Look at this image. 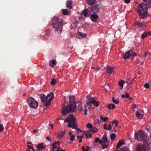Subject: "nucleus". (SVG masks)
<instances>
[{"instance_id": "nucleus-1", "label": "nucleus", "mask_w": 151, "mask_h": 151, "mask_svg": "<svg viewBox=\"0 0 151 151\" xmlns=\"http://www.w3.org/2000/svg\"><path fill=\"white\" fill-rule=\"evenodd\" d=\"M75 98L74 96H69V106L64 107L62 110V113L63 115L68 114L70 112L76 111L77 110V105L75 102Z\"/></svg>"}, {"instance_id": "nucleus-2", "label": "nucleus", "mask_w": 151, "mask_h": 151, "mask_svg": "<svg viewBox=\"0 0 151 151\" xmlns=\"http://www.w3.org/2000/svg\"><path fill=\"white\" fill-rule=\"evenodd\" d=\"M53 19L52 25L55 29V32L57 33H61L62 31L63 24L62 20L56 16L53 18Z\"/></svg>"}, {"instance_id": "nucleus-3", "label": "nucleus", "mask_w": 151, "mask_h": 151, "mask_svg": "<svg viewBox=\"0 0 151 151\" xmlns=\"http://www.w3.org/2000/svg\"><path fill=\"white\" fill-rule=\"evenodd\" d=\"M137 12L142 18H145L147 13L148 6L146 4L142 3L138 5Z\"/></svg>"}, {"instance_id": "nucleus-4", "label": "nucleus", "mask_w": 151, "mask_h": 151, "mask_svg": "<svg viewBox=\"0 0 151 151\" xmlns=\"http://www.w3.org/2000/svg\"><path fill=\"white\" fill-rule=\"evenodd\" d=\"M64 122H68V126L72 129H76L77 127L76 119L72 115H69L64 120Z\"/></svg>"}, {"instance_id": "nucleus-5", "label": "nucleus", "mask_w": 151, "mask_h": 151, "mask_svg": "<svg viewBox=\"0 0 151 151\" xmlns=\"http://www.w3.org/2000/svg\"><path fill=\"white\" fill-rule=\"evenodd\" d=\"M87 100L84 105V114L86 115L87 114V111L88 110H91L93 109V105L91 104V103H93L94 102L93 100V98L89 96H86Z\"/></svg>"}, {"instance_id": "nucleus-6", "label": "nucleus", "mask_w": 151, "mask_h": 151, "mask_svg": "<svg viewBox=\"0 0 151 151\" xmlns=\"http://www.w3.org/2000/svg\"><path fill=\"white\" fill-rule=\"evenodd\" d=\"M135 137L138 141L145 140L147 136L143 132L139 131L138 133L135 134Z\"/></svg>"}, {"instance_id": "nucleus-7", "label": "nucleus", "mask_w": 151, "mask_h": 151, "mask_svg": "<svg viewBox=\"0 0 151 151\" xmlns=\"http://www.w3.org/2000/svg\"><path fill=\"white\" fill-rule=\"evenodd\" d=\"M29 106L31 108L36 109L38 106V103L34 98L30 97L29 98Z\"/></svg>"}, {"instance_id": "nucleus-8", "label": "nucleus", "mask_w": 151, "mask_h": 151, "mask_svg": "<svg viewBox=\"0 0 151 151\" xmlns=\"http://www.w3.org/2000/svg\"><path fill=\"white\" fill-rule=\"evenodd\" d=\"M40 98L41 101L44 103L46 106H49L51 103L49 102L48 99L47 98V96H45L44 94H41L40 95Z\"/></svg>"}, {"instance_id": "nucleus-9", "label": "nucleus", "mask_w": 151, "mask_h": 151, "mask_svg": "<svg viewBox=\"0 0 151 151\" xmlns=\"http://www.w3.org/2000/svg\"><path fill=\"white\" fill-rule=\"evenodd\" d=\"M130 51H128L125 53V55L123 56V59L126 60L130 56L131 58V60L133 59L134 57L136 55V53L133 52H132V54H131Z\"/></svg>"}, {"instance_id": "nucleus-10", "label": "nucleus", "mask_w": 151, "mask_h": 151, "mask_svg": "<svg viewBox=\"0 0 151 151\" xmlns=\"http://www.w3.org/2000/svg\"><path fill=\"white\" fill-rule=\"evenodd\" d=\"M100 8V5L97 4L95 5L92 6L91 8V10L92 13H96L98 12Z\"/></svg>"}, {"instance_id": "nucleus-11", "label": "nucleus", "mask_w": 151, "mask_h": 151, "mask_svg": "<svg viewBox=\"0 0 151 151\" xmlns=\"http://www.w3.org/2000/svg\"><path fill=\"white\" fill-rule=\"evenodd\" d=\"M98 18V15L94 13L92 14L91 15V20L93 22L96 21Z\"/></svg>"}, {"instance_id": "nucleus-12", "label": "nucleus", "mask_w": 151, "mask_h": 151, "mask_svg": "<svg viewBox=\"0 0 151 151\" xmlns=\"http://www.w3.org/2000/svg\"><path fill=\"white\" fill-rule=\"evenodd\" d=\"M100 119L97 120V122L98 123H100L103 122H105L108 119V117H106L104 118L102 116H100Z\"/></svg>"}, {"instance_id": "nucleus-13", "label": "nucleus", "mask_w": 151, "mask_h": 151, "mask_svg": "<svg viewBox=\"0 0 151 151\" xmlns=\"http://www.w3.org/2000/svg\"><path fill=\"white\" fill-rule=\"evenodd\" d=\"M89 130L84 131L83 133V134L85 135L86 138H91V134Z\"/></svg>"}, {"instance_id": "nucleus-14", "label": "nucleus", "mask_w": 151, "mask_h": 151, "mask_svg": "<svg viewBox=\"0 0 151 151\" xmlns=\"http://www.w3.org/2000/svg\"><path fill=\"white\" fill-rule=\"evenodd\" d=\"M99 143L101 144V146L102 149H104L108 146V143L103 142L102 141L100 140L99 141Z\"/></svg>"}, {"instance_id": "nucleus-15", "label": "nucleus", "mask_w": 151, "mask_h": 151, "mask_svg": "<svg viewBox=\"0 0 151 151\" xmlns=\"http://www.w3.org/2000/svg\"><path fill=\"white\" fill-rule=\"evenodd\" d=\"M87 4L89 6H92L95 4L96 0H86Z\"/></svg>"}, {"instance_id": "nucleus-16", "label": "nucleus", "mask_w": 151, "mask_h": 151, "mask_svg": "<svg viewBox=\"0 0 151 151\" xmlns=\"http://www.w3.org/2000/svg\"><path fill=\"white\" fill-rule=\"evenodd\" d=\"M47 97L48 99L49 102H50V101L52 100L54 98L53 93V92H51L50 93H49L47 96Z\"/></svg>"}, {"instance_id": "nucleus-17", "label": "nucleus", "mask_w": 151, "mask_h": 151, "mask_svg": "<svg viewBox=\"0 0 151 151\" xmlns=\"http://www.w3.org/2000/svg\"><path fill=\"white\" fill-rule=\"evenodd\" d=\"M72 1L71 0H68L66 4V7L69 9H71L72 8V6L71 5Z\"/></svg>"}, {"instance_id": "nucleus-18", "label": "nucleus", "mask_w": 151, "mask_h": 151, "mask_svg": "<svg viewBox=\"0 0 151 151\" xmlns=\"http://www.w3.org/2000/svg\"><path fill=\"white\" fill-rule=\"evenodd\" d=\"M36 147L38 149L40 150H42L45 148V146L43 145V144L41 143L39 144Z\"/></svg>"}, {"instance_id": "nucleus-19", "label": "nucleus", "mask_w": 151, "mask_h": 151, "mask_svg": "<svg viewBox=\"0 0 151 151\" xmlns=\"http://www.w3.org/2000/svg\"><path fill=\"white\" fill-rule=\"evenodd\" d=\"M62 14L64 15H69L70 14V11H68L66 9H62L61 10Z\"/></svg>"}, {"instance_id": "nucleus-20", "label": "nucleus", "mask_w": 151, "mask_h": 151, "mask_svg": "<svg viewBox=\"0 0 151 151\" xmlns=\"http://www.w3.org/2000/svg\"><path fill=\"white\" fill-rule=\"evenodd\" d=\"M65 130H64L63 132L62 131H60L58 133L57 135V137L60 138L63 137L65 134Z\"/></svg>"}, {"instance_id": "nucleus-21", "label": "nucleus", "mask_w": 151, "mask_h": 151, "mask_svg": "<svg viewBox=\"0 0 151 151\" xmlns=\"http://www.w3.org/2000/svg\"><path fill=\"white\" fill-rule=\"evenodd\" d=\"M77 104L78 105V107L79 110L80 111H81L83 110V107L82 106V103L81 101H78L76 103V104Z\"/></svg>"}, {"instance_id": "nucleus-22", "label": "nucleus", "mask_w": 151, "mask_h": 151, "mask_svg": "<svg viewBox=\"0 0 151 151\" xmlns=\"http://www.w3.org/2000/svg\"><path fill=\"white\" fill-rule=\"evenodd\" d=\"M114 69V68L113 67L111 66H109L107 68L106 72L108 73L109 74H111L113 71Z\"/></svg>"}, {"instance_id": "nucleus-23", "label": "nucleus", "mask_w": 151, "mask_h": 151, "mask_svg": "<svg viewBox=\"0 0 151 151\" xmlns=\"http://www.w3.org/2000/svg\"><path fill=\"white\" fill-rule=\"evenodd\" d=\"M124 144V142L123 140H119L116 146V148H119L122 145Z\"/></svg>"}, {"instance_id": "nucleus-24", "label": "nucleus", "mask_w": 151, "mask_h": 151, "mask_svg": "<svg viewBox=\"0 0 151 151\" xmlns=\"http://www.w3.org/2000/svg\"><path fill=\"white\" fill-rule=\"evenodd\" d=\"M56 64L55 60H53L49 62V65L52 67H53Z\"/></svg>"}, {"instance_id": "nucleus-25", "label": "nucleus", "mask_w": 151, "mask_h": 151, "mask_svg": "<svg viewBox=\"0 0 151 151\" xmlns=\"http://www.w3.org/2000/svg\"><path fill=\"white\" fill-rule=\"evenodd\" d=\"M145 149L144 147L141 145H138L137 147V151H145Z\"/></svg>"}, {"instance_id": "nucleus-26", "label": "nucleus", "mask_w": 151, "mask_h": 151, "mask_svg": "<svg viewBox=\"0 0 151 151\" xmlns=\"http://www.w3.org/2000/svg\"><path fill=\"white\" fill-rule=\"evenodd\" d=\"M143 1L146 3V5L148 6L149 8L151 7V0H143Z\"/></svg>"}, {"instance_id": "nucleus-27", "label": "nucleus", "mask_w": 151, "mask_h": 151, "mask_svg": "<svg viewBox=\"0 0 151 151\" xmlns=\"http://www.w3.org/2000/svg\"><path fill=\"white\" fill-rule=\"evenodd\" d=\"M60 142L58 141H55L54 142V143L52 144V147L53 149L55 148L57 146L59 145Z\"/></svg>"}, {"instance_id": "nucleus-28", "label": "nucleus", "mask_w": 151, "mask_h": 151, "mask_svg": "<svg viewBox=\"0 0 151 151\" xmlns=\"http://www.w3.org/2000/svg\"><path fill=\"white\" fill-rule=\"evenodd\" d=\"M69 134L70 137V140L72 141L74 139H75L74 134H72L71 132H69Z\"/></svg>"}, {"instance_id": "nucleus-29", "label": "nucleus", "mask_w": 151, "mask_h": 151, "mask_svg": "<svg viewBox=\"0 0 151 151\" xmlns=\"http://www.w3.org/2000/svg\"><path fill=\"white\" fill-rule=\"evenodd\" d=\"M125 82L122 80H120L118 83L119 86L120 87V88L122 89L123 88V85L125 83Z\"/></svg>"}, {"instance_id": "nucleus-30", "label": "nucleus", "mask_w": 151, "mask_h": 151, "mask_svg": "<svg viewBox=\"0 0 151 151\" xmlns=\"http://www.w3.org/2000/svg\"><path fill=\"white\" fill-rule=\"evenodd\" d=\"M135 115L139 119H141L143 116V114L139 113L137 111L136 112Z\"/></svg>"}, {"instance_id": "nucleus-31", "label": "nucleus", "mask_w": 151, "mask_h": 151, "mask_svg": "<svg viewBox=\"0 0 151 151\" xmlns=\"http://www.w3.org/2000/svg\"><path fill=\"white\" fill-rule=\"evenodd\" d=\"M135 25L138 27H141L142 25V23L139 21H137L135 23Z\"/></svg>"}, {"instance_id": "nucleus-32", "label": "nucleus", "mask_w": 151, "mask_h": 151, "mask_svg": "<svg viewBox=\"0 0 151 151\" xmlns=\"http://www.w3.org/2000/svg\"><path fill=\"white\" fill-rule=\"evenodd\" d=\"M115 106L112 104H109L108 105L107 108L109 109H112L115 108Z\"/></svg>"}, {"instance_id": "nucleus-33", "label": "nucleus", "mask_w": 151, "mask_h": 151, "mask_svg": "<svg viewBox=\"0 0 151 151\" xmlns=\"http://www.w3.org/2000/svg\"><path fill=\"white\" fill-rule=\"evenodd\" d=\"M93 100H94V102L93 103H91V104L93 105V107L94 106H96V107H98L99 106V102H96L94 100L93 98Z\"/></svg>"}, {"instance_id": "nucleus-34", "label": "nucleus", "mask_w": 151, "mask_h": 151, "mask_svg": "<svg viewBox=\"0 0 151 151\" xmlns=\"http://www.w3.org/2000/svg\"><path fill=\"white\" fill-rule=\"evenodd\" d=\"M90 132H91L93 133H94L98 131V129L96 127H93L92 129L89 130Z\"/></svg>"}, {"instance_id": "nucleus-35", "label": "nucleus", "mask_w": 151, "mask_h": 151, "mask_svg": "<svg viewBox=\"0 0 151 151\" xmlns=\"http://www.w3.org/2000/svg\"><path fill=\"white\" fill-rule=\"evenodd\" d=\"M88 10L87 9H84L83 12V14L85 17H86L88 14Z\"/></svg>"}, {"instance_id": "nucleus-36", "label": "nucleus", "mask_w": 151, "mask_h": 151, "mask_svg": "<svg viewBox=\"0 0 151 151\" xmlns=\"http://www.w3.org/2000/svg\"><path fill=\"white\" fill-rule=\"evenodd\" d=\"M112 101L114 103L116 104H118L119 103V101L115 99L114 97L112 98Z\"/></svg>"}, {"instance_id": "nucleus-37", "label": "nucleus", "mask_w": 151, "mask_h": 151, "mask_svg": "<svg viewBox=\"0 0 151 151\" xmlns=\"http://www.w3.org/2000/svg\"><path fill=\"white\" fill-rule=\"evenodd\" d=\"M103 142H105L108 143V142L107 140V137L105 136L104 135L102 138Z\"/></svg>"}, {"instance_id": "nucleus-38", "label": "nucleus", "mask_w": 151, "mask_h": 151, "mask_svg": "<svg viewBox=\"0 0 151 151\" xmlns=\"http://www.w3.org/2000/svg\"><path fill=\"white\" fill-rule=\"evenodd\" d=\"M112 124H114L116 127L118 126V121L116 120H114L112 122H111Z\"/></svg>"}, {"instance_id": "nucleus-39", "label": "nucleus", "mask_w": 151, "mask_h": 151, "mask_svg": "<svg viewBox=\"0 0 151 151\" xmlns=\"http://www.w3.org/2000/svg\"><path fill=\"white\" fill-rule=\"evenodd\" d=\"M129 96V94L127 92L126 93L125 95H122L121 96V97L122 98H128Z\"/></svg>"}, {"instance_id": "nucleus-40", "label": "nucleus", "mask_w": 151, "mask_h": 151, "mask_svg": "<svg viewBox=\"0 0 151 151\" xmlns=\"http://www.w3.org/2000/svg\"><path fill=\"white\" fill-rule=\"evenodd\" d=\"M83 135H84L83 134V135L81 136H77V137L78 139H79L80 138V140H79V142H82V139L83 137Z\"/></svg>"}, {"instance_id": "nucleus-41", "label": "nucleus", "mask_w": 151, "mask_h": 151, "mask_svg": "<svg viewBox=\"0 0 151 151\" xmlns=\"http://www.w3.org/2000/svg\"><path fill=\"white\" fill-rule=\"evenodd\" d=\"M79 35L80 36L81 38H85L86 36V34H83L81 33L79 34Z\"/></svg>"}, {"instance_id": "nucleus-42", "label": "nucleus", "mask_w": 151, "mask_h": 151, "mask_svg": "<svg viewBox=\"0 0 151 151\" xmlns=\"http://www.w3.org/2000/svg\"><path fill=\"white\" fill-rule=\"evenodd\" d=\"M147 35V34L146 33H143L141 36V37L142 38H144L146 37Z\"/></svg>"}, {"instance_id": "nucleus-43", "label": "nucleus", "mask_w": 151, "mask_h": 151, "mask_svg": "<svg viewBox=\"0 0 151 151\" xmlns=\"http://www.w3.org/2000/svg\"><path fill=\"white\" fill-rule=\"evenodd\" d=\"M119 151H128V150L127 148L125 147H122Z\"/></svg>"}, {"instance_id": "nucleus-44", "label": "nucleus", "mask_w": 151, "mask_h": 151, "mask_svg": "<svg viewBox=\"0 0 151 151\" xmlns=\"http://www.w3.org/2000/svg\"><path fill=\"white\" fill-rule=\"evenodd\" d=\"M115 137V135L114 133L111 134L110 136V138L112 140H113L114 139Z\"/></svg>"}, {"instance_id": "nucleus-45", "label": "nucleus", "mask_w": 151, "mask_h": 151, "mask_svg": "<svg viewBox=\"0 0 151 151\" xmlns=\"http://www.w3.org/2000/svg\"><path fill=\"white\" fill-rule=\"evenodd\" d=\"M56 83V81L55 79H52L50 83L52 85H53L55 84V83Z\"/></svg>"}, {"instance_id": "nucleus-46", "label": "nucleus", "mask_w": 151, "mask_h": 151, "mask_svg": "<svg viewBox=\"0 0 151 151\" xmlns=\"http://www.w3.org/2000/svg\"><path fill=\"white\" fill-rule=\"evenodd\" d=\"M86 126L88 128H91L92 127V125L91 124L88 123L87 124Z\"/></svg>"}, {"instance_id": "nucleus-47", "label": "nucleus", "mask_w": 151, "mask_h": 151, "mask_svg": "<svg viewBox=\"0 0 151 151\" xmlns=\"http://www.w3.org/2000/svg\"><path fill=\"white\" fill-rule=\"evenodd\" d=\"M137 106L136 104H134L133 105V108L132 109V111L133 113L136 111V109L137 108Z\"/></svg>"}, {"instance_id": "nucleus-48", "label": "nucleus", "mask_w": 151, "mask_h": 151, "mask_svg": "<svg viewBox=\"0 0 151 151\" xmlns=\"http://www.w3.org/2000/svg\"><path fill=\"white\" fill-rule=\"evenodd\" d=\"M4 127L2 124H0V132H1L4 129Z\"/></svg>"}, {"instance_id": "nucleus-49", "label": "nucleus", "mask_w": 151, "mask_h": 151, "mask_svg": "<svg viewBox=\"0 0 151 151\" xmlns=\"http://www.w3.org/2000/svg\"><path fill=\"white\" fill-rule=\"evenodd\" d=\"M91 69H94V70H93V71L95 72L98 71L99 70V68H96L95 69L93 67L91 68Z\"/></svg>"}, {"instance_id": "nucleus-50", "label": "nucleus", "mask_w": 151, "mask_h": 151, "mask_svg": "<svg viewBox=\"0 0 151 151\" xmlns=\"http://www.w3.org/2000/svg\"><path fill=\"white\" fill-rule=\"evenodd\" d=\"M76 27V24L75 23H74L72 24L71 29H74Z\"/></svg>"}, {"instance_id": "nucleus-51", "label": "nucleus", "mask_w": 151, "mask_h": 151, "mask_svg": "<svg viewBox=\"0 0 151 151\" xmlns=\"http://www.w3.org/2000/svg\"><path fill=\"white\" fill-rule=\"evenodd\" d=\"M76 128L75 129H76V132L78 134H79L81 133L82 132V131L79 129H77Z\"/></svg>"}, {"instance_id": "nucleus-52", "label": "nucleus", "mask_w": 151, "mask_h": 151, "mask_svg": "<svg viewBox=\"0 0 151 151\" xmlns=\"http://www.w3.org/2000/svg\"><path fill=\"white\" fill-rule=\"evenodd\" d=\"M151 55L150 53L148 51H147L146 52H145L144 55V56L145 57L147 56V55Z\"/></svg>"}, {"instance_id": "nucleus-53", "label": "nucleus", "mask_w": 151, "mask_h": 151, "mask_svg": "<svg viewBox=\"0 0 151 151\" xmlns=\"http://www.w3.org/2000/svg\"><path fill=\"white\" fill-rule=\"evenodd\" d=\"M144 87L146 88H149V86L148 83H145L144 84Z\"/></svg>"}, {"instance_id": "nucleus-54", "label": "nucleus", "mask_w": 151, "mask_h": 151, "mask_svg": "<svg viewBox=\"0 0 151 151\" xmlns=\"http://www.w3.org/2000/svg\"><path fill=\"white\" fill-rule=\"evenodd\" d=\"M104 128L105 129H106L107 130H109V128H107L106 124H104Z\"/></svg>"}, {"instance_id": "nucleus-55", "label": "nucleus", "mask_w": 151, "mask_h": 151, "mask_svg": "<svg viewBox=\"0 0 151 151\" xmlns=\"http://www.w3.org/2000/svg\"><path fill=\"white\" fill-rule=\"evenodd\" d=\"M130 0H124V2L126 4H128L130 2Z\"/></svg>"}, {"instance_id": "nucleus-56", "label": "nucleus", "mask_w": 151, "mask_h": 151, "mask_svg": "<svg viewBox=\"0 0 151 151\" xmlns=\"http://www.w3.org/2000/svg\"><path fill=\"white\" fill-rule=\"evenodd\" d=\"M99 141V138H98V137L96 138H95V142H97Z\"/></svg>"}, {"instance_id": "nucleus-57", "label": "nucleus", "mask_w": 151, "mask_h": 151, "mask_svg": "<svg viewBox=\"0 0 151 151\" xmlns=\"http://www.w3.org/2000/svg\"><path fill=\"white\" fill-rule=\"evenodd\" d=\"M82 149L84 151H88L86 149H85V147L84 146H83L82 147Z\"/></svg>"}, {"instance_id": "nucleus-58", "label": "nucleus", "mask_w": 151, "mask_h": 151, "mask_svg": "<svg viewBox=\"0 0 151 151\" xmlns=\"http://www.w3.org/2000/svg\"><path fill=\"white\" fill-rule=\"evenodd\" d=\"M109 128H108L109 130H111V125L110 124H109Z\"/></svg>"}, {"instance_id": "nucleus-59", "label": "nucleus", "mask_w": 151, "mask_h": 151, "mask_svg": "<svg viewBox=\"0 0 151 151\" xmlns=\"http://www.w3.org/2000/svg\"><path fill=\"white\" fill-rule=\"evenodd\" d=\"M27 147L28 149L27 150V151H29L28 150V142H27Z\"/></svg>"}, {"instance_id": "nucleus-60", "label": "nucleus", "mask_w": 151, "mask_h": 151, "mask_svg": "<svg viewBox=\"0 0 151 151\" xmlns=\"http://www.w3.org/2000/svg\"><path fill=\"white\" fill-rule=\"evenodd\" d=\"M59 150H60L61 151H66L65 150H62V149H61V148H59V149H58V151H59Z\"/></svg>"}, {"instance_id": "nucleus-61", "label": "nucleus", "mask_w": 151, "mask_h": 151, "mask_svg": "<svg viewBox=\"0 0 151 151\" xmlns=\"http://www.w3.org/2000/svg\"><path fill=\"white\" fill-rule=\"evenodd\" d=\"M32 148H33L32 147H31V146H29V149H31L32 150Z\"/></svg>"}, {"instance_id": "nucleus-62", "label": "nucleus", "mask_w": 151, "mask_h": 151, "mask_svg": "<svg viewBox=\"0 0 151 151\" xmlns=\"http://www.w3.org/2000/svg\"><path fill=\"white\" fill-rule=\"evenodd\" d=\"M149 35H151V32H148L147 33Z\"/></svg>"}, {"instance_id": "nucleus-63", "label": "nucleus", "mask_w": 151, "mask_h": 151, "mask_svg": "<svg viewBox=\"0 0 151 151\" xmlns=\"http://www.w3.org/2000/svg\"><path fill=\"white\" fill-rule=\"evenodd\" d=\"M86 149H90V148L88 146H87L86 147Z\"/></svg>"}, {"instance_id": "nucleus-64", "label": "nucleus", "mask_w": 151, "mask_h": 151, "mask_svg": "<svg viewBox=\"0 0 151 151\" xmlns=\"http://www.w3.org/2000/svg\"><path fill=\"white\" fill-rule=\"evenodd\" d=\"M32 151H35L34 148H32Z\"/></svg>"}]
</instances>
